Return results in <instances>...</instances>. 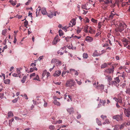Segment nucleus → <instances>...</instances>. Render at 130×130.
<instances>
[{"instance_id":"0e129e2a","label":"nucleus","mask_w":130,"mask_h":130,"mask_svg":"<svg viewBox=\"0 0 130 130\" xmlns=\"http://www.w3.org/2000/svg\"><path fill=\"white\" fill-rule=\"evenodd\" d=\"M2 75H0V77H2V76H3L4 77V79H5V75L4 74L2 73Z\"/></svg>"},{"instance_id":"f257e3e1","label":"nucleus","mask_w":130,"mask_h":130,"mask_svg":"<svg viewBox=\"0 0 130 130\" xmlns=\"http://www.w3.org/2000/svg\"><path fill=\"white\" fill-rule=\"evenodd\" d=\"M118 27L116 28L115 30L116 32H122L124 29L126 27V25L123 22H119L118 23H116Z\"/></svg>"},{"instance_id":"6e6d98bb","label":"nucleus","mask_w":130,"mask_h":130,"mask_svg":"<svg viewBox=\"0 0 130 130\" xmlns=\"http://www.w3.org/2000/svg\"><path fill=\"white\" fill-rule=\"evenodd\" d=\"M81 117V115L80 114H78V113L77 114V119H79Z\"/></svg>"},{"instance_id":"a211bd4d","label":"nucleus","mask_w":130,"mask_h":130,"mask_svg":"<svg viewBox=\"0 0 130 130\" xmlns=\"http://www.w3.org/2000/svg\"><path fill=\"white\" fill-rule=\"evenodd\" d=\"M42 13L43 15H46L47 13L46 9L45 8H42L41 10Z\"/></svg>"},{"instance_id":"603ef678","label":"nucleus","mask_w":130,"mask_h":130,"mask_svg":"<svg viewBox=\"0 0 130 130\" xmlns=\"http://www.w3.org/2000/svg\"><path fill=\"white\" fill-rule=\"evenodd\" d=\"M101 117L102 118L103 120H104L105 119L107 118V117L106 116L102 115L101 116Z\"/></svg>"},{"instance_id":"a878e982","label":"nucleus","mask_w":130,"mask_h":130,"mask_svg":"<svg viewBox=\"0 0 130 130\" xmlns=\"http://www.w3.org/2000/svg\"><path fill=\"white\" fill-rule=\"evenodd\" d=\"M13 116V114L11 111H10L8 113V117H11Z\"/></svg>"},{"instance_id":"680f3d73","label":"nucleus","mask_w":130,"mask_h":130,"mask_svg":"<svg viewBox=\"0 0 130 130\" xmlns=\"http://www.w3.org/2000/svg\"><path fill=\"white\" fill-rule=\"evenodd\" d=\"M17 73L18 74V75H19L20 74L21 72L20 70L19 69H17Z\"/></svg>"},{"instance_id":"e2e57ef3","label":"nucleus","mask_w":130,"mask_h":130,"mask_svg":"<svg viewBox=\"0 0 130 130\" xmlns=\"http://www.w3.org/2000/svg\"><path fill=\"white\" fill-rule=\"evenodd\" d=\"M31 1V0H28V2L25 3V5H28L30 3V2Z\"/></svg>"},{"instance_id":"0eeeda50","label":"nucleus","mask_w":130,"mask_h":130,"mask_svg":"<svg viewBox=\"0 0 130 130\" xmlns=\"http://www.w3.org/2000/svg\"><path fill=\"white\" fill-rule=\"evenodd\" d=\"M122 41L124 47L127 46L129 44H130V40L129 41L125 38H123L122 39Z\"/></svg>"},{"instance_id":"4be33fe9","label":"nucleus","mask_w":130,"mask_h":130,"mask_svg":"<svg viewBox=\"0 0 130 130\" xmlns=\"http://www.w3.org/2000/svg\"><path fill=\"white\" fill-rule=\"evenodd\" d=\"M71 23H72V26L76 24L75 20L74 19H72L71 21Z\"/></svg>"},{"instance_id":"393cba45","label":"nucleus","mask_w":130,"mask_h":130,"mask_svg":"<svg viewBox=\"0 0 130 130\" xmlns=\"http://www.w3.org/2000/svg\"><path fill=\"white\" fill-rule=\"evenodd\" d=\"M96 122L99 125H102V124L100 121L99 120L98 118L96 119Z\"/></svg>"},{"instance_id":"423d86ee","label":"nucleus","mask_w":130,"mask_h":130,"mask_svg":"<svg viewBox=\"0 0 130 130\" xmlns=\"http://www.w3.org/2000/svg\"><path fill=\"white\" fill-rule=\"evenodd\" d=\"M115 80L111 81L110 83H111V85H113L117 86L118 84L120 82V80L119 77H117L114 78Z\"/></svg>"},{"instance_id":"338daca9","label":"nucleus","mask_w":130,"mask_h":130,"mask_svg":"<svg viewBox=\"0 0 130 130\" xmlns=\"http://www.w3.org/2000/svg\"><path fill=\"white\" fill-rule=\"evenodd\" d=\"M36 75V74L35 73H33L31 74L30 75V77H31L32 76H35Z\"/></svg>"},{"instance_id":"5fc2aeb1","label":"nucleus","mask_w":130,"mask_h":130,"mask_svg":"<svg viewBox=\"0 0 130 130\" xmlns=\"http://www.w3.org/2000/svg\"><path fill=\"white\" fill-rule=\"evenodd\" d=\"M56 59H53L51 61V62L52 63H54L55 62H56Z\"/></svg>"},{"instance_id":"6ab92c4d","label":"nucleus","mask_w":130,"mask_h":130,"mask_svg":"<svg viewBox=\"0 0 130 130\" xmlns=\"http://www.w3.org/2000/svg\"><path fill=\"white\" fill-rule=\"evenodd\" d=\"M67 111L70 114H71L74 112L73 109V108H71L67 109Z\"/></svg>"},{"instance_id":"b1692460","label":"nucleus","mask_w":130,"mask_h":130,"mask_svg":"<svg viewBox=\"0 0 130 130\" xmlns=\"http://www.w3.org/2000/svg\"><path fill=\"white\" fill-rule=\"evenodd\" d=\"M4 83L5 84H9L10 83V80L9 79H6L5 80H4Z\"/></svg>"},{"instance_id":"cd10ccee","label":"nucleus","mask_w":130,"mask_h":130,"mask_svg":"<svg viewBox=\"0 0 130 130\" xmlns=\"http://www.w3.org/2000/svg\"><path fill=\"white\" fill-rule=\"evenodd\" d=\"M110 123V122L109 121V120L107 119H106L105 120V121L103 123V124H109Z\"/></svg>"},{"instance_id":"f3484780","label":"nucleus","mask_w":130,"mask_h":130,"mask_svg":"<svg viewBox=\"0 0 130 130\" xmlns=\"http://www.w3.org/2000/svg\"><path fill=\"white\" fill-rule=\"evenodd\" d=\"M53 103L54 105H56L57 106H60V103L58 101H57L56 100H54L53 101Z\"/></svg>"},{"instance_id":"4468645a","label":"nucleus","mask_w":130,"mask_h":130,"mask_svg":"<svg viewBox=\"0 0 130 130\" xmlns=\"http://www.w3.org/2000/svg\"><path fill=\"white\" fill-rule=\"evenodd\" d=\"M85 40L88 42H91L93 41V39L91 37L87 36L86 37Z\"/></svg>"},{"instance_id":"39448f33","label":"nucleus","mask_w":130,"mask_h":130,"mask_svg":"<svg viewBox=\"0 0 130 130\" xmlns=\"http://www.w3.org/2000/svg\"><path fill=\"white\" fill-rule=\"evenodd\" d=\"M113 119H115L117 121L122 120L123 117L122 114L117 115L113 116L112 117Z\"/></svg>"},{"instance_id":"20e7f679","label":"nucleus","mask_w":130,"mask_h":130,"mask_svg":"<svg viewBox=\"0 0 130 130\" xmlns=\"http://www.w3.org/2000/svg\"><path fill=\"white\" fill-rule=\"evenodd\" d=\"M118 15L117 14L113 11H111L110 15L109 16L108 20H112L113 18L115 19L116 16H118Z\"/></svg>"},{"instance_id":"1a4fd4ad","label":"nucleus","mask_w":130,"mask_h":130,"mask_svg":"<svg viewBox=\"0 0 130 130\" xmlns=\"http://www.w3.org/2000/svg\"><path fill=\"white\" fill-rule=\"evenodd\" d=\"M118 100L117 102L119 103L120 105H122V106L125 107V103L124 102V101H122V98L119 99Z\"/></svg>"},{"instance_id":"412c9836","label":"nucleus","mask_w":130,"mask_h":130,"mask_svg":"<svg viewBox=\"0 0 130 130\" xmlns=\"http://www.w3.org/2000/svg\"><path fill=\"white\" fill-rule=\"evenodd\" d=\"M89 26L87 25H86L84 27V31L86 33H87L88 32V29Z\"/></svg>"},{"instance_id":"72a5a7b5","label":"nucleus","mask_w":130,"mask_h":130,"mask_svg":"<svg viewBox=\"0 0 130 130\" xmlns=\"http://www.w3.org/2000/svg\"><path fill=\"white\" fill-rule=\"evenodd\" d=\"M7 29H5L3 30L2 31V34L4 35H5V34L7 32Z\"/></svg>"},{"instance_id":"7ed1b4c3","label":"nucleus","mask_w":130,"mask_h":130,"mask_svg":"<svg viewBox=\"0 0 130 130\" xmlns=\"http://www.w3.org/2000/svg\"><path fill=\"white\" fill-rule=\"evenodd\" d=\"M124 112L125 115L127 117H130V107H128L127 108H123Z\"/></svg>"},{"instance_id":"c03bdc74","label":"nucleus","mask_w":130,"mask_h":130,"mask_svg":"<svg viewBox=\"0 0 130 130\" xmlns=\"http://www.w3.org/2000/svg\"><path fill=\"white\" fill-rule=\"evenodd\" d=\"M71 38V37H67L65 38V39L67 42H68L69 41V40Z\"/></svg>"},{"instance_id":"f704fd0d","label":"nucleus","mask_w":130,"mask_h":130,"mask_svg":"<svg viewBox=\"0 0 130 130\" xmlns=\"http://www.w3.org/2000/svg\"><path fill=\"white\" fill-rule=\"evenodd\" d=\"M83 57L84 58H87L88 57V54L87 53H84L83 55Z\"/></svg>"},{"instance_id":"a19ab883","label":"nucleus","mask_w":130,"mask_h":130,"mask_svg":"<svg viewBox=\"0 0 130 130\" xmlns=\"http://www.w3.org/2000/svg\"><path fill=\"white\" fill-rule=\"evenodd\" d=\"M49 128L50 129L54 130L55 128V127L53 125H51L49 126Z\"/></svg>"},{"instance_id":"aec40b11","label":"nucleus","mask_w":130,"mask_h":130,"mask_svg":"<svg viewBox=\"0 0 130 130\" xmlns=\"http://www.w3.org/2000/svg\"><path fill=\"white\" fill-rule=\"evenodd\" d=\"M101 55V54L99 53L97 51H94V53H93V55L94 56H98L100 55Z\"/></svg>"},{"instance_id":"f8f14e48","label":"nucleus","mask_w":130,"mask_h":130,"mask_svg":"<svg viewBox=\"0 0 130 130\" xmlns=\"http://www.w3.org/2000/svg\"><path fill=\"white\" fill-rule=\"evenodd\" d=\"M61 73V72L60 71H56L53 74L54 76H59Z\"/></svg>"},{"instance_id":"e433bc0d","label":"nucleus","mask_w":130,"mask_h":130,"mask_svg":"<svg viewBox=\"0 0 130 130\" xmlns=\"http://www.w3.org/2000/svg\"><path fill=\"white\" fill-rule=\"evenodd\" d=\"M125 126V125L124 123L122 124L120 127V129L121 130V129H123Z\"/></svg>"},{"instance_id":"bb28decb","label":"nucleus","mask_w":130,"mask_h":130,"mask_svg":"<svg viewBox=\"0 0 130 130\" xmlns=\"http://www.w3.org/2000/svg\"><path fill=\"white\" fill-rule=\"evenodd\" d=\"M89 29L90 30H89V32L90 33L92 34L94 33L95 32V31L92 29V28L91 27H90Z\"/></svg>"},{"instance_id":"3c124183","label":"nucleus","mask_w":130,"mask_h":130,"mask_svg":"<svg viewBox=\"0 0 130 130\" xmlns=\"http://www.w3.org/2000/svg\"><path fill=\"white\" fill-rule=\"evenodd\" d=\"M21 95L22 96H24L26 99H28V98L26 94H22Z\"/></svg>"},{"instance_id":"37998d69","label":"nucleus","mask_w":130,"mask_h":130,"mask_svg":"<svg viewBox=\"0 0 130 130\" xmlns=\"http://www.w3.org/2000/svg\"><path fill=\"white\" fill-rule=\"evenodd\" d=\"M104 2L105 4H109L110 3V1L109 0H105Z\"/></svg>"},{"instance_id":"a18cd8bd","label":"nucleus","mask_w":130,"mask_h":130,"mask_svg":"<svg viewBox=\"0 0 130 130\" xmlns=\"http://www.w3.org/2000/svg\"><path fill=\"white\" fill-rule=\"evenodd\" d=\"M81 31V29L80 28H79V27H78L77 28V30L76 32L77 34H79V33H80V32Z\"/></svg>"},{"instance_id":"ddd939ff","label":"nucleus","mask_w":130,"mask_h":130,"mask_svg":"<svg viewBox=\"0 0 130 130\" xmlns=\"http://www.w3.org/2000/svg\"><path fill=\"white\" fill-rule=\"evenodd\" d=\"M95 88L98 89H100L101 91L103 90L104 89V86L103 85H99Z\"/></svg>"},{"instance_id":"9d476101","label":"nucleus","mask_w":130,"mask_h":130,"mask_svg":"<svg viewBox=\"0 0 130 130\" xmlns=\"http://www.w3.org/2000/svg\"><path fill=\"white\" fill-rule=\"evenodd\" d=\"M105 79H107V81L109 82L108 84L109 85H111V83H110L111 82V81L112 80V78L110 75H105Z\"/></svg>"},{"instance_id":"4d7b16f0","label":"nucleus","mask_w":130,"mask_h":130,"mask_svg":"<svg viewBox=\"0 0 130 130\" xmlns=\"http://www.w3.org/2000/svg\"><path fill=\"white\" fill-rule=\"evenodd\" d=\"M91 21L94 23H96L97 22V20H95L93 18H92L91 20Z\"/></svg>"},{"instance_id":"864d4df0","label":"nucleus","mask_w":130,"mask_h":130,"mask_svg":"<svg viewBox=\"0 0 130 130\" xmlns=\"http://www.w3.org/2000/svg\"><path fill=\"white\" fill-rule=\"evenodd\" d=\"M124 123L125 124V126H129L130 125V121H129L127 123Z\"/></svg>"},{"instance_id":"09e8293b","label":"nucleus","mask_w":130,"mask_h":130,"mask_svg":"<svg viewBox=\"0 0 130 130\" xmlns=\"http://www.w3.org/2000/svg\"><path fill=\"white\" fill-rule=\"evenodd\" d=\"M119 129V126L118 125H116L114 128V130H118Z\"/></svg>"},{"instance_id":"774afa93","label":"nucleus","mask_w":130,"mask_h":130,"mask_svg":"<svg viewBox=\"0 0 130 130\" xmlns=\"http://www.w3.org/2000/svg\"><path fill=\"white\" fill-rule=\"evenodd\" d=\"M16 17L18 19H20L22 17V15H17Z\"/></svg>"},{"instance_id":"5701e85b","label":"nucleus","mask_w":130,"mask_h":130,"mask_svg":"<svg viewBox=\"0 0 130 130\" xmlns=\"http://www.w3.org/2000/svg\"><path fill=\"white\" fill-rule=\"evenodd\" d=\"M25 20V21L24 22V26L26 27V28H27V26L28 24V21L26 20V19H24L23 20ZM23 21V20H22V21Z\"/></svg>"},{"instance_id":"49530a36","label":"nucleus","mask_w":130,"mask_h":130,"mask_svg":"<svg viewBox=\"0 0 130 130\" xmlns=\"http://www.w3.org/2000/svg\"><path fill=\"white\" fill-rule=\"evenodd\" d=\"M12 75L13 76H15V77H18V76H19L20 77H20L21 76L20 75H18V74H17L16 73H15L13 74H12Z\"/></svg>"},{"instance_id":"69168bd1","label":"nucleus","mask_w":130,"mask_h":130,"mask_svg":"<svg viewBox=\"0 0 130 130\" xmlns=\"http://www.w3.org/2000/svg\"><path fill=\"white\" fill-rule=\"evenodd\" d=\"M67 47L70 49H71L72 48V46L68 45H67Z\"/></svg>"},{"instance_id":"58836bf2","label":"nucleus","mask_w":130,"mask_h":130,"mask_svg":"<svg viewBox=\"0 0 130 130\" xmlns=\"http://www.w3.org/2000/svg\"><path fill=\"white\" fill-rule=\"evenodd\" d=\"M82 8L83 9H85L87 10V8H86V4L82 5Z\"/></svg>"},{"instance_id":"6e6552de","label":"nucleus","mask_w":130,"mask_h":130,"mask_svg":"<svg viewBox=\"0 0 130 130\" xmlns=\"http://www.w3.org/2000/svg\"><path fill=\"white\" fill-rule=\"evenodd\" d=\"M114 70V68L113 66H112L111 68L107 69L105 71V72L108 73H113Z\"/></svg>"},{"instance_id":"13d9d810","label":"nucleus","mask_w":130,"mask_h":130,"mask_svg":"<svg viewBox=\"0 0 130 130\" xmlns=\"http://www.w3.org/2000/svg\"><path fill=\"white\" fill-rule=\"evenodd\" d=\"M62 122V121L61 120H60L57 121H56V123H54V124H56L57 123H61Z\"/></svg>"},{"instance_id":"4c0bfd02","label":"nucleus","mask_w":130,"mask_h":130,"mask_svg":"<svg viewBox=\"0 0 130 130\" xmlns=\"http://www.w3.org/2000/svg\"><path fill=\"white\" fill-rule=\"evenodd\" d=\"M75 70L73 69H70V73L72 74L74 72H75Z\"/></svg>"},{"instance_id":"c9c22d12","label":"nucleus","mask_w":130,"mask_h":130,"mask_svg":"<svg viewBox=\"0 0 130 130\" xmlns=\"http://www.w3.org/2000/svg\"><path fill=\"white\" fill-rule=\"evenodd\" d=\"M107 66V64L106 63H104L102 65L101 68H105Z\"/></svg>"},{"instance_id":"de8ad7c7","label":"nucleus","mask_w":130,"mask_h":130,"mask_svg":"<svg viewBox=\"0 0 130 130\" xmlns=\"http://www.w3.org/2000/svg\"><path fill=\"white\" fill-rule=\"evenodd\" d=\"M43 101L44 102V104L43 106L44 107H47V102L45 101L44 100H43Z\"/></svg>"},{"instance_id":"2eb2a0df","label":"nucleus","mask_w":130,"mask_h":130,"mask_svg":"<svg viewBox=\"0 0 130 130\" xmlns=\"http://www.w3.org/2000/svg\"><path fill=\"white\" fill-rule=\"evenodd\" d=\"M41 10V8L40 6H39L38 7V8L36 9V16L37 17L38 15L39 12Z\"/></svg>"},{"instance_id":"9b49d317","label":"nucleus","mask_w":130,"mask_h":130,"mask_svg":"<svg viewBox=\"0 0 130 130\" xmlns=\"http://www.w3.org/2000/svg\"><path fill=\"white\" fill-rule=\"evenodd\" d=\"M58 35L56 36L55 37L54 40L52 42V43L53 45L56 44L57 43V42L59 41L60 40H59L58 38Z\"/></svg>"},{"instance_id":"473e14b6","label":"nucleus","mask_w":130,"mask_h":130,"mask_svg":"<svg viewBox=\"0 0 130 130\" xmlns=\"http://www.w3.org/2000/svg\"><path fill=\"white\" fill-rule=\"evenodd\" d=\"M59 97L58 96L57 97L56 96H53V99L54 100H56V99H60L61 98H62V97H61V98H59Z\"/></svg>"},{"instance_id":"052dcab7","label":"nucleus","mask_w":130,"mask_h":130,"mask_svg":"<svg viewBox=\"0 0 130 130\" xmlns=\"http://www.w3.org/2000/svg\"><path fill=\"white\" fill-rule=\"evenodd\" d=\"M53 83H54V84H55L56 85H60V84L61 83V82H57L55 83V82H54V81H53Z\"/></svg>"},{"instance_id":"c756f323","label":"nucleus","mask_w":130,"mask_h":130,"mask_svg":"<svg viewBox=\"0 0 130 130\" xmlns=\"http://www.w3.org/2000/svg\"><path fill=\"white\" fill-rule=\"evenodd\" d=\"M26 76H24L22 79L21 80V82L22 83H24L25 82V80H26Z\"/></svg>"},{"instance_id":"ea45409f","label":"nucleus","mask_w":130,"mask_h":130,"mask_svg":"<svg viewBox=\"0 0 130 130\" xmlns=\"http://www.w3.org/2000/svg\"><path fill=\"white\" fill-rule=\"evenodd\" d=\"M33 79L35 80H37L38 81H40V80H39V77L37 75L36 77L34 78Z\"/></svg>"},{"instance_id":"2f4dec72","label":"nucleus","mask_w":130,"mask_h":130,"mask_svg":"<svg viewBox=\"0 0 130 130\" xmlns=\"http://www.w3.org/2000/svg\"><path fill=\"white\" fill-rule=\"evenodd\" d=\"M126 93L130 95V88H127L125 91Z\"/></svg>"},{"instance_id":"8fccbe9b","label":"nucleus","mask_w":130,"mask_h":130,"mask_svg":"<svg viewBox=\"0 0 130 130\" xmlns=\"http://www.w3.org/2000/svg\"><path fill=\"white\" fill-rule=\"evenodd\" d=\"M101 23H102L101 22H99L98 23V28L99 29H100L102 26V25H101Z\"/></svg>"},{"instance_id":"dca6fc26","label":"nucleus","mask_w":130,"mask_h":130,"mask_svg":"<svg viewBox=\"0 0 130 130\" xmlns=\"http://www.w3.org/2000/svg\"><path fill=\"white\" fill-rule=\"evenodd\" d=\"M47 15L48 17L50 18H52L53 16H56V13H54V12H51L50 14H47Z\"/></svg>"},{"instance_id":"bf43d9fd","label":"nucleus","mask_w":130,"mask_h":130,"mask_svg":"<svg viewBox=\"0 0 130 130\" xmlns=\"http://www.w3.org/2000/svg\"><path fill=\"white\" fill-rule=\"evenodd\" d=\"M57 53L58 54H60L61 55H62L63 54V52H61L60 51H58L57 52Z\"/></svg>"},{"instance_id":"79ce46f5","label":"nucleus","mask_w":130,"mask_h":130,"mask_svg":"<svg viewBox=\"0 0 130 130\" xmlns=\"http://www.w3.org/2000/svg\"><path fill=\"white\" fill-rule=\"evenodd\" d=\"M47 72L46 71H44L43 72L42 74V76L43 77H44L45 75L46 74Z\"/></svg>"},{"instance_id":"c85d7f7f","label":"nucleus","mask_w":130,"mask_h":130,"mask_svg":"<svg viewBox=\"0 0 130 130\" xmlns=\"http://www.w3.org/2000/svg\"><path fill=\"white\" fill-rule=\"evenodd\" d=\"M106 102V101L105 100H100V103H102V105L103 106H104Z\"/></svg>"},{"instance_id":"f03ea898","label":"nucleus","mask_w":130,"mask_h":130,"mask_svg":"<svg viewBox=\"0 0 130 130\" xmlns=\"http://www.w3.org/2000/svg\"><path fill=\"white\" fill-rule=\"evenodd\" d=\"M74 81L73 79H68L67 80L65 85L66 87H71L74 86Z\"/></svg>"},{"instance_id":"7c9ffc66","label":"nucleus","mask_w":130,"mask_h":130,"mask_svg":"<svg viewBox=\"0 0 130 130\" xmlns=\"http://www.w3.org/2000/svg\"><path fill=\"white\" fill-rule=\"evenodd\" d=\"M59 35L60 36H61L63 35V32L62 30L61 29H60L59 30Z\"/></svg>"}]
</instances>
